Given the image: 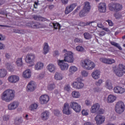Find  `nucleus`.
<instances>
[{"instance_id": "1", "label": "nucleus", "mask_w": 125, "mask_h": 125, "mask_svg": "<svg viewBox=\"0 0 125 125\" xmlns=\"http://www.w3.org/2000/svg\"><path fill=\"white\" fill-rule=\"evenodd\" d=\"M63 52L64 54V59L62 60H58L57 63L62 71H67L69 68V65L68 63H73L75 59L74 58V53L73 52L68 51L64 49L63 50Z\"/></svg>"}, {"instance_id": "2", "label": "nucleus", "mask_w": 125, "mask_h": 125, "mask_svg": "<svg viewBox=\"0 0 125 125\" xmlns=\"http://www.w3.org/2000/svg\"><path fill=\"white\" fill-rule=\"evenodd\" d=\"M15 91L12 89H7L1 94V99L7 103H9L15 98Z\"/></svg>"}, {"instance_id": "3", "label": "nucleus", "mask_w": 125, "mask_h": 125, "mask_svg": "<svg viewBox=\"0 0 125 125\" xmlns=\"http://www.w3.org/2000/svg\"><path fill=\"white\" fill-rule=\"evenodd\" d=\"M80 65L86 70H92L96 66V64L92 61L88 59H85L81 61Z\"/></svg>"}, {"instance_id": "4", "label": "nucleus", "mask_w": 125, "mask_h": 125, "mask_svg": "<svg viewBox=\"0 0 125 125\" xmlns=\"http://www.w3.org/2000/svg\"><path fill=\"white\" fill-rule=\"evenodd\" d=\"M91 9V5L90 2L88 1H84L83 3V9L81 10L79 14L81 18L86 16L90 12Z\"/></svg>"}, {"instance_id": "5", "label": "nucleus", "mask_w": 125, "mask_h": 125, "mask_svg": "<svg viewBox=\"0 0 125 125\" xmlns=\"http://www.w3.org/2000/svg\"><path fill=\"white\" fill-rule=\"evenodd\" d=\"M72 87L77 90L82 89L84 88V83H83V79L81 78H78L76 81H74L71 83Z\"/></svg>"}, {"instance_id": "6", "label": "nucleus", "mask_w": 125, "mask_h": 125, "mask_svg": "<svg viewBox=\"0 0 125 125\" xmlns=\"http://www.w3.org/2000/svg\"><path fill=\"white\" fill-rule=\"evenodd\" d=\"M90 111L91 113H99L103 114L104 113V110L101 108V106L98 103L93 104L90 109Z\"/></svg>"}, {"instance_id": "7", "label": "nucleus", "mask_w": 125, "mask_h": 125, "mask_svg": "<svg viewBox=\"0 0 125 125\" xmlns=\"http://www.w3.org/2000/svg\"><path fill=\"white\" fill-rule=\"evenodd\" d=\"M125 109V104L122 102L119 101L115 105V112L119 114H122L124 112Z\"/></svg>"}, {"instance_id": "8", "label": "nucleus", "mask_w": 125, "mask_h": 125, "mask_svg": "<svg viewBox=\"0 0 125 125\" xmlns=\"http://www.w3.org/2000/svg\"><path fill=\"white\" fill-rule=\"evenodd\" d=\"M36 56L34 53H29L26 55L25 62L27 64H32L35 62Z\"/></svg>"}, {"instance_id": "9", "label": "nucleus", "mask_w": 125, "mask_h": 125, "mask_svg": "<svg viewBox=\"0 0 125 125\" xmlns=\"http://www.w3.org/2000/svg\"><path fill=\"white\" fill-rule=\"evenodd\" d=\"M109 9L111 11H120L122 10L123 8V6L121 4H118L115 3H110L108 5Z\"/></svg>"}, {"instance_id": "10", "label": "nucleus", "mask_w": 125, "mask_h": 125, "mask_svg": "<svg viewBox=\"0 0 125 125\" xmlns=\"http://www.w3.org/2000/svg\"><path fill=\"white\" fill-rule=\"evenodd\" d=\"M70 106L76 113L80 112L82 110L81 105L76 102L73 101L70 102Z\"/></svg>"}, {"instance_id": "11", "label": "nucleus", "mask_w": 125, "mask_h": 125, "mask_svg": "<svg viewBox=\"0 0 125 125\" xmlns=\"http://www.w3.org/2000/svg\"><path fill=\"white\" fill-rule=\"evenodd\" d=\"M97 125H101L104 123L105 117L101 115H97L94 118Z\"/></svg>"}, {"instance_id": "12", "label": "nucleus", "mask_w": 125, "mask_h": 125, "mask_svg": "<svg viewBox=\"0 0 125 125\" xmlns=\"http://www.w3.org/2000/svg\"><path fill=\"white\" fill-rule=\"evenodd\" d=\"M20 78L18 75H11L8 77V81L10 83H17L20 81Z\"/></svg>"}, {"instance_id": "13", "label": "nucleus", "mask_w": 125, "mask_h": 125, "mask_svg": "<svg viewBox=\"0 0 125 125\" xmlns=\"http://www.w3.org/2000/svg\"><path fill=\"white\" fill-rule=\"evenodd\" d=\"M20 103L18 101H13L7 106L9 110H14L19 108Z\"/></svg>"}, {"instance_id": "14", "label": "nucleus", "mask_w": 125, "mask_h": 125, "mask_svg": "<svg viewBox=\"0 0 125 125\" xmlns=\"http://www.w3.org/2000/svg\"><path fill=\"white\" fill-rule=\"evenodd\" d=\"M37 85L34 81L29 82L27 85V90L28 92H33L36 88Z\"/></svg>"}, {"instance_id": "15", "label": "nucleus", "mask_w": 125, "mask_h": 125, "mask_svg": "<svg viewBox=\"0 0 125 125\" xmlns=\"http://www.w3.org/2000/svg\"><path fill=\"white\" fill-rule=\"evenodd\" d=\"M113 70L115 74L120 77H122L124 74L123 69L122 70V69L120 68V64L118 65V67H114Z\"/></svg>"}, {"instance_id": "16", "label": "nucleus", "mask_w": 125, "mask_h": 125, "mask_svg": "<svg viewBox=\"0 0 125 125\" xmlns=\"http://www.w3.org/2000/svg\"><path fill=\"white\" fill-rule=\"evenodd\" d=\"M113 90L115 94H122L125 92V88L120 86H115Z\"/></svg>"}, {"instance_id": "17", "label": "nucleus", "mask_w": 125, "mask_h": 125, "mask_svg": "<svg viewBox=\"0 0 125 125\" xmlns=\"http://www.w3.org/2000/svg\"><path fill=\"white\" fill-rule=\"evenodd\" d=\"M62 112L63 114L67 115H69L71 114V112L70 110L69 104L67 103L64 104L63 107Z\"/></svg>"}, {"instance_id": "18", "label": "nucleus", "mask_w": 125, "mask_h": 125, "mask_svg": "<svg viewBox=\"0 0 125 125\" xmlns=\"http://www.w3.org/2000/svg\"><path fill=\"white\" fill-rule=\"evenodd\" d=\"M44 63L43 62L39 61L37 62L34 65V69L36 71H40L43 69Z\"/></svg>"}, {"instance_id": "19", "label": "nucleus", "mask_w": 125, "mask_h": 125, "mask_svg": "<svg viewBox=\"0 0 125 125\" xmlns=\"http://www.w3.org/2000/svg\"><path fill=\"white\" fill-rule=\"evenodd\" d=\"M49 100V97L47 95H42L40 98V101L41 104H47Z\"/></svg>"}, {"instance_id": "20", "label": "nucleus", "mask_w": 125, "mask_h": 125, "mask_svg": "<svg viewBox=\"0 0 125 125\" xmlns=\"http://www.w3.org/2000/svg\"><path fill=\"white\" fill-rule=\"evenodd\" d=\"M104 87L109 90H112L114 88L113 84L110 80H107L105 82Z\"/></svg>"}, {"instance_id": "21", "label": "nucleus", "mask_w": 125, "mask_h": 125, "mask_svg": "<svg viewBox=\"0 0 125 125\" xmlns=\"http://www.w3.org/2000/svg\"><path fill=\"white\" fill-rule=\"evenodd\" d=\"M101 76V71L99 70H94L91 73V77L94 80H98Z\"/></svg>"}, {"instance_id": "22", "label": "nucleus", "mask_w": 125, "mask_h": 125, "mask_svg": "<svg viewBox=\"0 0 125 125\" xmlns=\"http://www.w3.org/2000/svg\"><path fill=\"white\" fill-rule=\"evenodd\" d=\"M77 6V4H71V5H69V6H67L65 11V14L67 15L70 12H71Z\"/></svg>"}, {"instance_id": "23", "label": "nucleus", "mask_w": 125, "mask_h": 125, "mask_svg": "<svg viewBox=\"0 0 125 125\" xmlns=\"http://www.w3.org/2000/svg\"><path fill=\"white\" fill-rule=\"evenodd\" d=\"M117 100V97L115 95H108L106 99V102L108 104H112Z\"/></svg>"}, {"instance_id": "24", "label": "nucleus", "mask_w": 125, "mask_h": 125, "mask_svg": "<svg viewBox=\"0 0 125 125\" xmlns=\"http://www.w3.org/2000/svg\"><path fill=\"white\" fill-rule=\"evenodd\" d=\"M98 9L101 13H105L106 12V4L105 3H100L99 5Z\"/></svg>"}, {"instance_id": "25", "label": "nucleus", "mask_w": 125, "mask_h": 125, "mask_svg": "<svg viewBox=\"0 0 125 125\" xmlns=\"http://www.w3.org/2000/svg\"><path fill=\"white\" fill-rule=\"evenodd\" d=\"M47 69L49 72L54 73L56 70V66L53 63H49L47 66Z\"/></svg>"}, {"instance_id": "26", "label": "nucleus", "mask_w": 125, "mask_h": 125, "mask_svg": "<svg viewBox=\"0 0 125 125\" xmlns=\"http://www.w3.org/2000/svg\"><path fill=\"white\" fill-rule=\"evenodd\" d=\"M31 76V70L27 69L24 70L22 73V77L25 79H30Z\"/></svg>"}, {"instance_id": "27", "label": "nucleus", "mask_w": 125, "mask_h": 125, "mask_svg": "<svg viewBox=\"0 0 125 125\" xmlns=\"http://www.w3.org/2000/svg\"><path fill=\"white\" fill-rule=\"evenodd\" d=\"M43 53L44 55L47 54L50 51V47L48 44L46 42H45L43 45Z\"/></svg>"}, {"instance_id": "28", "label": "nucleus", "mask_w": 125, "mask_h": 125, "mask_svg": "<svg viewBox=\"0 0 125 125\" xmlns=\"http://www.w3.org/2000/svg\"><path fill=\"white\" fill-rule=\"evenodd\" d=\"M81 94L79 91H72L71 92V97L73 99H79L81 97Z\"/></svg>"}, {"instance_id": "29", "label": "nucleus", "mask_w": 125, "mask_h": 125, "mask_svg": "<svg viewBox=\"0 0 125 125\" xmlns=\"http://www.w3.org/2000/svg\"><path fill=\"white\" fill-rule=\"evenodd\" d=\"M49 116V112H48V111H45L42 113L41 117L43 120L45 121L48 119Z\"/></svg>"}, {"instance_id": "30", "label": "nucleus", "mask_w": 125, "mask_h": 125, "mask_svg": "<svg viewBox=\"0 0 125 125\" xmlns=\"http://www.w3.org/2000/svg\"><path fill=\"white\" fill-rule=\"evenodd\" d=\"M54 79L56 81H61L63 79V75L60 72H56L54 75Z\"/></svg>"}, {"instance_id": "31", "label": "nucleus", "mask_w": 125, "mask_h": 125, "mask_svg": "<svg viewBox=\"0 0 125 125\" xmlns=\"http://www.w3.org/2000/svg\"><path fill=\"white\" fill-rule=\"evenodd\" d=\"M23 122L24 120L22 117H16L14 120V123L17 125H21Z\"/></svg>"}, {"instance_id": "32", "label": "nucleus", "mask_w": 125, "mask_h": 125, "mask_svg": "<svg viewBox=\"0 0 125 125\" xmlns=\"http://www.w3.org/2000/svg\"><path fill=\"white\" fill-rule=\"evenodd\" d=\"M7 75V71L5 69H0V78L2 79L6 77Z\"/></svg>"}, {"instance_id": "33", "label": "nucleus", "mask_w": 125, "mask_h": 125, "mask_svg": "<svg viewBox=\"0 0 125 125\" xmlns=\"http://www.w3.org/2000/svg\"><path fill=\"white\" fill-rule=\"evenodd\" d=\"M78 71V67L75 65H72L69 67V69L68 71H69L70 74H74V73Z\"/></svg>"}, {"instance_id": "34", "label": "nucleus", "mask_w": 125, "mask_h": 125, "mask_svg": "<svg viewBox=\"0 0 125 125\" xmlns=\"http://www.w3.org/2000/svg\"><path fill=\"white\" fill-rule=\"evenodd\" d=\"M23 58H19L16 61V64L18 67H21L23 65Z\"/></svg>"}, {"instance_id": "35", "label": "nucleus", "mask_w": 125, "mask_h": 125, "mask_svg": "<svg viewBox=\"0 0 125 125\" xmlns=\"http://www.w3.org/2000/svg\"><path fill=\"white\" fill-rule=\"evenodd\" d=\"M99 20H96L95 21H92L89 22H80L79 25L81 26H87L91 23H94V22H99Z\"/></svg>"}, {"instance_id": "36", "label": "nucleus", "mask_w": 125, "mask_h": 125, "mask_svg": "<svg viewBox=\"0 0 125 125\" xmlns=\"http://www.w3.org/2000/svg\"><path fill=\"white\" fill-rule=\"evenodd\" d=\"M81 75L82 78H87L89 75V72L85 70H82L81 71Z\"/></svg>"}, {"instance_id": "37", "label": "nucleus", "mask_w": 125, "mask_h": 125, "mask_svg": "<svg viewBox=\"0 0 125 125\" xmlns=\"http://www.w3.org/2000/svg\"><path fill=\"white\" fill-rule=\"evenodd\" d=\"M38 107V105L36 103H34L29 105V109L31 111H34L35 110L37 109Z\"/></svg>"}, {"instance_id": "38", "label": "nucleus", "mask_w": 125, "mask_h": 125, "mask_svg": "<svg viewBox=\"0 0 125 125\" xmlns=\"http://www.w3.org/2000/svg\"><path fill=\"white\" fill-rule=\"evenodd\" d=\"M29 24L30 25L29 26L33 28H41L42 27L41 24L39 23L35 24L34 22H32Z\"/></svg>"}, {"instance_id": "39", "label": "nucleus", "mask_w": 125, "mask_h": 125, "mask_svg": "<svg viewBox=\"0 0 125 125\" xmlns=\"http://www.w3.org/2000/svg\"><path fill=\"white\" fill-rule=\"evenodd\" d=\"M50 25L51 26H53L55 29H60L61 26L60 24L58 23H51Z\"/></svg>"}, {"instance_id": "40", "label": "nucleus", "mask_w": 125, "mask_h": 125, "mask_svg": "<svg viewBox=\"0 0 125 125\" xmlns=\"http://www.w3.org/2000/svg\"><path fill=\"white\" fill-rule=\"evenodd\" d=\"M5 67L9 71L12 72L14 70V67L9 63H6Z\"/></svg>"}, {"instance_id": "41", "label": "nucleus", "mask_w": 125, "mask_h": 125, "mask_svg": "<svg viewBox=\"0 0 125 125\" xmlns=\"http://www.w3.org/2000/svg\"><path fill=\"white\" fill-rule=\"evenodd\" d=\"M83 36L84 39H85L86 40H90L92 38V35L91 34H90L88 32L84 33L83 34Z\"/></svg>"}, {"instance_id": "42", "label": "nucleus", "mask_w": 125, "mask_h": 125, "mask_svg": "<svg viewBox=\"0 0 125 125\" xmlns=\"http://www.w3.org/2000/svg\"><path fill=\"white\" fill-rule=\"evenodd\" d=\"M75 49H76V51H78V52H83L84 50V48L81 45L76 46Z\"/></svg>"}, {"instance_id": "43", "label": "nucleus", "mask_w": 125, "mask_h": 125, "mask_svg": "<svg viewBox=\"0 0 125 125\" xmlns=\"http://www.w3.org/2000/svg\"><path fill=\"white\" fill-rule=\"evenodd\" d=\"M104 83V81L102 79H99L95 82V84L97 86H100Z\"/></svg>"}, {"instance_id": "44", "label": "nucleus", "mask_w": 125, "mask_h": 125, "mask_svg": "<svg viewBox=\"0 0 125 125\" xmlns=\"http://www.w3.org/2000/svg\"><path fill=\"white\" fill-rule=\"evenodd\" d=\"M110 43L112 45H114V46L117 47L118 48L120 49V50H122V47H121V46L120 45V44H119V43L114 42H111Z\"/></svg>"}, {"instance_id": "45", "label": "nucleus", "mask_w": 125, "mask_h": 125, "mask_svg": "<svg viewBox=\"0 0 125 125\" xmlns=\"http://www.w3.org/2000/svg\"><path fill=\"white\" fill-rule=\"evenodd\" d=\"M82 114L83 116H88L89 115V110L88 109H83L82 111Z\"/></svg>"}, {"instance_id": "46", "label": "nucleus", "mask_w": 125, "mask_h": 125, "mask_svg": "<svg viewBox=\"0 0 125 125\" xmlns=\"http://www.w3.org/2000/svg\"><path fill=\"white\" fill-rule=\"evenodd\" d=\"M55 88V84L54 83L49 84L48 86V89L50 91H52Z\"/></svg>"}, {"instance_id": "47", "label": "nucleus", "mask_w": 125, "mask_h": 125, "mask_svg": "<svg viewBox=\"0 0 125 125\" xmlns=\"http://www.w3.org/2000/svg\"><path fill=\"white\" fill-rule=\"evenodd\" d=\"M116 62V61L113 59H107V64H112Z\"/></svg>"}, {"instance_id": "48", "label": "nucleus", "mask_w": 125, "mask_h": 125, "mask_svg": "<svg viewBox=\"0 0 125 125\" xmlns=\"http://www.w3.org/2000/svg\"><path fill=\"white\" fill-rule=\"evenodd\" d=\"M94 93H99L101 92V89L99 87H96L93 89Z\"/></svg>"}, {"instance_id": "49", "label": "nucleus", "mask_w": 125, "mask_h": 125, "mask_svg": "<svg viewBox=\"0 0 125 125\" xmlns=\"http://www.w3.org/2000/svg\"><path fill=\"white\" fill-rule=\"evenodd\" d=\"M34 19L36 20L40 21H45V19H44V18H43L41 17H39V16H35L34 17Z\"/></svg>"}, {"instance_id": "50", "label": "nucleus", "mask_w": 125, "mask_h": 125, "mask_svg": "<svg viewBox=\"0 0 125 125\" xmlns=\"http://www.w3.org/2000/svg\"><path fill=\"white\" fill-rule=\"evenodd\" d=\"M100 61L103 63H105V64H107V59L105 58H101L99 59Z\"/></svg>"}, {"instance_id": "51", "label": "nucleus", "mask_w": 125, "mask_h": 125, "mask_svg": "<svg viewBox=\"0 0 125 125\" xmlns=\"http://www.w3.org/2000/svg\"><path fill=\"white\" fill-rule=\"evenodd\" d=\"M114 16L117 20H120L122 19V15L120 13H116L114 15Z\"/></svg>"}, {"instance_id": "52", "label": "nucleus", "mask_w": 125, "mask_h": 125, "mask_svg": "<svg viewBox=\"0 0 125 125\" xmlns=\"http://www.w3.org/2000/svg\"><path fill=\"white\" fill-rule=\"evenodd\" d=\"M86 106H90L92 104V103L89 100H86L84 102Z\"/></svg>"}, {"instance_id": "53", "label": "nucleus", "mask_w": 125, "mask_h": 125, "mask_svg": "<svg viewBox=\"0 0 125 125\" xmlns=\"http://www.w3.org/2000/svg\"><path fill=\"white\" fill-rule=\"evenodd\" d=\"M64 90L67 92L71 91V87L69 84H67L64 86Z\"/></svg>"}, {"instance_id": "54", "label": "nucleus", "mask_w": 125, "mask_h": 125, "mask_svg": "<svg viewBox=\"0 0 125 125\" xmlns=\"http://www.w3.org/2000/svg\"><path fill=\"white\" fill-rule=\"evenodd\" d=\"M120 69L123 70V73L125 74V65L122 64H120Z\"/></svg>"}, {"instance_id": "55", "label": "nucleus", "mask_w": 125, "mask_h": 125, "mask_svg": "<svg viewBox=\"0 0 125 125\" xmlns=\"http://www.w3.org/2000/svg\"><path fill=\"white\" fill-rule=\"evenodd\" d=\"M74 42L80 43L83 42V41L80 39L75 38V39H74Z\"/></svg>"}, {"instance_id": "56", "label": "nucleus", "mask_w": 125, "mask_h": 125, "mask_svg": "<svg viewBox=\"0 0 125 125\" xmlns=\"http://www.w3.org/2000/svg\"><path fill=\"white\" fill-rule=\"evenodd\" d=\"M2 119L4 121H8L9 120V116L8 115H4L3 116Z\"/></svg>"}, {"instance_id": "57", "label": "nucleus", "mask_w": 125, "mask_h": 125, "mask_svg": "<svg viewBox=\"0 0 125 125\" xmlns=\"http://www.w3.org/2000/svg\"><path fill=\"white\" fill-rule=\"evenodd\" d=\"M44 77V75L43 73H41L39 74L38 76V78L40 80L43 79Z\"/></svg>"}, {"instance_id": "58", "label": "nucleus", "mask_w": 125, "mask_h": 125, "mask_svg": "<svg viewBox=\"0 0 125 125\" xmlns=\"http://www.w3.org/2000/svg\"><path fill=\"white\" fill-rule=\"evenodd\" d=\"M105 21L107 22L108 23V25L110 26H113V22L111 21H110V20H107Z\"/></svg>"}, {"instance_id": "59", "label": "nucleus", "mask_w": 125, "mask_h": 125, "mask_svg": "<svg viewBox=\"0 0 125 125\" xmlns=\"http://www.w3.org/2000/svg\"><path fill=\"white\" fill-rule=\"evenodd\" d=\"M97 26L98 27L100 28H102V29H103V28L104 27V25L102 23H98Z\"/></svg>"}, {"instance_id": "60", "label": "nucleus", "mask_w": 125, "mask_h": 125, "mask_svg": "<svg viewBox=\"0 0 125 125\" xmlns=\"http://www.w3.org/2000/svg\"><path fill=\"white\" fill-rule=\"evenodd\" d=\"M5 45L2 43H0V50L4 49Z\"/></svg>"}, {"instance_id": "61", "label": "nucleus", "mask_w": 125, "mask_h": 125, "mask_svg": "<svg viewBox=\"0 0 125 125\" xmlns=\"http://www.w3.org/2000/svg\"><path fill=\"white\" fill-rule=\"evenodd\" d=\"M5 58H6V59H10V58H11V55H10V54H9V53H5Z\"/></svg>"}, {"instance_id": "62", "label": "nucleus", "mask_w": 125, "mask_h": 125, "mask_svg": "<svg viewBox=\"0 0 125 125\" xmlns=\"http://www.w3.org/2000/svg\"><path fill=\"white\" fill-rule=\"evenodd\" d=\"M60 53L59 52V51L58 50H55L54 52V56H58V55H59Z\"/></svg>"}, {"instance_id": "63", "label": "nucleus", "mask_w": 125, "mask_h": 125, "mask_svg": "<svg viewBox=\"0 0 125 125\" xmlns=\"http://www.w3.org/2000/svg\"><path fill=\"white\" fill-rule=\"evenodd\" d=\"M53 113L55 115L57 116L60 113V112L59 110H54Z\"/></svg>"}, {"instance_id": "64", "label": "nucleus", "mask_w": 125, "mask_h": 125, "mask_svg": "<svg viewBox=\"0 0 125 125\" xmlns=\"http://www.w3.org/2000/svg\"><path fill=\"white\" fill-rule=\"evenodd\" d=\"M102 29L105 31L106 32H107L108 33H110V30L108 28L103 27Z\"/></svg>"}]
</instances>
